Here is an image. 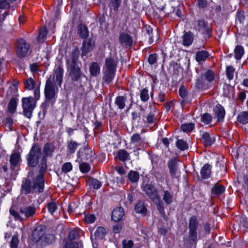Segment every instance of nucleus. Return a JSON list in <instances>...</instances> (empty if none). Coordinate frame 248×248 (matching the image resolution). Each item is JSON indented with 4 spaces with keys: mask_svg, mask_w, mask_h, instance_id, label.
<instances>
[{
    "mask_svg": "<svg viewBox=\"0 0 248 248\" xmlns=\"http://www.w3.org/2000/svg\"><path fill=\"white\" fill-rule=\"evenodd\" d=\"M44 180L41 178V176H36L32 182L26 178L23 180L20 192L25 195L31 193H41L44 191Z\"/></svg>",
    "mask_w": 248,
    "mask_h": 248,
    "instance_id": "obj_1",
    "label": "nucleus"
},
{
    "mask_svg": "<svg viewBox=\"0 0 248 248\" xmlns=\"http://www.w3.org/2000/svg\"><path fill=\"white\" fill-rule=\"evenodd\" d=\"M9 212L16 220L23 221L25 219L33 217L36 214V208L33 205L24 206L20 208L19 212L13 208H10Z\"/></svg>",
    "mask_w": 248,
    "mask_h": 248,
    "instance_id": "obj_2",
    "label": "nucleus"
},
{
    "mask_svg": "<svg viewBox=\"0 0 248 248\" xmlns=\"http://www.w3.org/2000/svg\"><path fill=\"white\" fill-rule=\"evenodd\" d=\"M199 225V221L196 216H192L189 218L187 242L191 246H195L197 243L198 229Z\"/></svg>",
    "mask_w": 248,
    "mask_h": 248,
    "instance_id": "obj_3",
    "label": "nucleus"
},
{
    "mask_svg": "<svg viewBox=\"0 0 248 248\" xmlns=\"http://www.w3.org/2000/svg\"><path fill=\"white\" fill-rule=\"evenodd\" d=\"M69 71V76L71 81L77 82L79 87H83L87 82V77L82 72L80 66L68 67Z\"/></svg>",
    "mask_w": 248,
    "mask_h": 248,
    "instance_id": "obj_4",
    "label": "nucleus"
},
{
    "mask_svg": "<svg viewBox=\"0 0 248 248\" xmlns=\"http://www.w3.org/2000/svg\"><path fill=\"white\" fill-rule=\"evenodd\" d=\"M58 92V88L50 77L46 81L44 89L46 102H51L52 104L54 103L56 99Z\"/></svg>",
    "mask_w": 248,
    "mask_h": 248,
    "instance_id": "obj_5",
    "label": "nucleus"
},
{
    "mask_svg": "<svg viewBox=\"0 0 248 248\" xmlns=\"http://www.w3.org/2000/svg\"><path fill=\"white\" fill-rule=\"evenodd\" d=\"M41 155V148L38 144H33L27 156L29 166L35 167L39 161Z\"/></svg>",
    "mask_w": 248,
    "mask_h": 248,
    "instance_id": "obj_6",
    "label": "nucleus"
},
{
    "mask_svg": "<svg viewBox=\"0 0 248 248\" xmlns=\"http://www.w3.org/2000/svg\"><path fill=\"white\" fill-rule=\"evenodd\" d=\"M22 104L24 116L31 119L33 110L36 107V102L32 97H23L22 99Z\"/></svg>",
    "mask_w": 248,
    "mask_h": 248,
    "instance_id": "obj_7",
    "label": "nucleus"
},
{
    "mask_svg": "<svg viewBox=\"0 0 248 248\" xmlns=\"http://www.w3.org/2000/svg\"><path fill=\"white\" fill-rule=\"evenodd\" d=\"M16 46V54L19 58H23L26 56L30 48V45L23 38L17 40Z\"/></svg>",
    "mask_w": 248,
    "mask_h": 248,
    "instance_id": "obj_8",
    "label": "nucleus"
},
{
    "mask_svg": "<svg viewBox=\"0 0 248 248\" xmlns=\"http://www.w3.org/2000/svg\"><path fill=\"white\" fill-rule=\"evenodd\" d=\"M143 191L155 203L159 200V195L157 189L152 184H146L142 187Z\"/></svg>",
    "mask_w": 248,
    "mask_h": 248,
    "instance_id": "obj_9",
    "label": "nucleus"
},
{
    "mask_svg": "<svg viewBox=\"0 0 248 248\" xmlns=\"http://www.w3.org/2000/svg\"><path fill=\"white\" fill-rule=\"evenodd\" d=\"M95 47V41L92 38L85 39L83 41L81 50V56H86L87 54L92 51Z\"/></svg>",
    "mask_w": 248,
    "mask_h": 248,
    "instance_id": "obj_10",
    "label": "nucleus"
},
{
    "mask_svg": "<svg viewBox=\"0 0 248 248\" xmlns=\"http://www.w3.org/2000/svg\"><path fill=\"white\" fill-rule=\"evenodd\" d=\"M79 50L75 48L71 52L70 57L67 60L66 64L67 67L79 66L80 63L79 61Z\"/></svg>",
    "mask_w": 248,
    "mask_h": 248,
    "instance_id": "obj_11",
    "label": "nucleus"
},
{
    "mask_svg": "<svg viewBox=\"0 0 248 248\" xmlns=\"http://www.w3.org/2000/svg\"><path fill=\"white\" fill-rule=\"evenodd\" d=\"M45 232L46 228L45 226L42 225L37 226L32 232L31 236L32 241L34 243L43 241Z\"/></svg>",
    "mask_w": 248,
    "mask_h": 248,
    "instance_id": "obj_12",
    "label": "nucleus"
},
{
    "mask_svg": "<svg viewBox=\"0 0 248 248\" xmlns=\"http://www.w3.org/2000/svg\"><path fill=\"white\" fill-rule=\"evenodd\" d=\"M130 143L134 144L137 150L143 148L145 144V139L139 133L134 134L131 137Z\"/></svg>",
    "mask_w": 248,
    "mask_h": 248,
    "instance_id": "obj_13",
    "label": "nucleus"
},
{
    "mask_svg": "<svg viewBox=\"0 0 248 248\" xmlns=\"http://www.w3.org/2000/svg\"><path fill=\"white\" fill-rule=\"evenodd\" d=\"M197 26L199 31H202V33L205 34L208 38L211 37L212 31L208 27L207 22L202 19H199L197 21Z\"/></svg>",
    "mask_w": 248,
    "mask_h": 248,
    "instance_id": "obj_14",
    "label": "nucleus"
},
{
    "mask_svg": "<svg viewBox=\"0 0 248 248\" xmlns=\"http://www.w3.org/2000/svg\"><path fill=\"white\" fill-rule=\"evenodd\" d=\"M168 167L171 178H177L176 175L178 170L177 159L175 158L170 159L168 162Z\"/></svg>",
    "mask_w": 248,
    "mask_h": 248,
    "instance_id": "obj_15",
    "label": "nucleus"
},
{
    "mask_svg": "<svg viewBox=\"0 0 248 248\" xmlns=\"http://www.w3.org/2000/svg\"><path fill=\"white\" fill-rule=\"evenodd\" d=\"M63 69L61 66H58L55 70L53 76V78L51 80L57 83L59 86H61L63 79Z\"/></svg>",
    "mask_w": 248,
    "mask_h": 248,
    "instance_id": "obj_16",
    "label": "nucleus"
},
{
    "mask_svg": "<svg viewBox=\"0 0 248 248\" xmlns=\"http://www.w3.org/2000/svg\"><path fill=\"white\" fill-rule=\"evenodd\" d=\"M119 41L122 46H131L133 45L132 37L126 33H121L119 37Z\"/></svg>",
    "mask_w": 248,
    "mask_h": 248,
    "instance_id": "obj_17",
    "label": "nucleus"
},
{
    "mask_svg": "<svg viewBox=\"0 0 248 248\" xmlns=\"http://www.w3.org/2000/svg\"><path fill=\"white\" fill-rule=\"evenodd\" d=\"M117 61L113 57H107L105 59V65L103 69L116 71Z\"/></svg>",
    "mask_w": 248,
    "mask_h": 248,
    "instance_id": "obj_18",
    "label": "nucleus"
},
{
    "mask_svg": "<svg viewBox=\"0 0 248 248\" xmlns=\"http://www.w3.org/2000/svg\"><path fill=\"white\" fill-rule=\"evenodd\" d=\"M124 215V212L122 207L114 209L111 213V218L115 222L120 221Z\"/></svg>",
    "mask_w": 248,
    "mask_h": 248,
    "instance_id": "obj_19",
    "label": "nucleus"
},
{
    "mask_svg": "<svg viewBox=\"0 0 248 248\" xmlns=\"http://www.w3.org/2000/svg\"><path fill=\"white\" fill-rule=\"evenodd\" d=\"M103 76L102 79L105 83L108 84L114 79L116 74V71L103 69Z\"/></svg>",
    "mask_w": 248,
    "mask_h": 248,
    "instance_id": "obj_20",
    "label": "nucleus"
},
{
    "mask_svg": "<svg viewBox=\"0 0 248 248\" xmlns=\"http://www.w3.org/2000/svg\"><path fill=\"white\" fill-rule=\"evenodd\" d=\"M214 111L217 121L219 122H223L225 115V111L224 108L220 105H218L215 108Z\"/></svg>",
    "mask_w": 248,
    "mask_h": 248,
    "instance_id": "obj_21",
    "label": "nucleus"
},
{
    "mask_svg": "<svg viewBox=\"0 0 248 248\" xmlns=\"http://www.w3.org/2000/svg\"><path fill=\"white\" fill-rule=\"evenodd\" d=\"M225 187L222 185L216 184L211 189V194L213 197H218L224 193Z\"/></svg>",
    "mask_w": 248,
    "mask_h": 248,
    "instance_id": "obj_22",
    "label": "nucleus"
},
{
    "mask_svg": "<svg viewBox=\"0 0 248 248\" xmlns=\"http://www.w3.org/2000/svg\"><path fill=\"white\" fill-rule=\"evenodd\" d=\"M194 40V34L190 31H188L184 33L183 36V44L185 46H189L192 44Z\"/></svg>",
    "mask_w": 248,
    "mask_h": 248,
    "instance_id": "obj_23",
    "label": "nucleus"
},
{
    "mask_svg": "<svg viewBox=\"0 0 248 248\" xmlns=\"http://www.w3.org/2000/svg\"><path fill=\"white\" fill-rule=\"evenodd\" d=\"M77 32L79 37L82 39H86L89 36V31L87 26L80 24L78 26Z\"/></svg>",
    "mask_w": 248,
    "mask_h": 248,
    "instance_id": "obj_24",
    "label": "nucleus"
},
{
    "mask_svg": "<svg viewBox=\"0 0 248 248\" xmlns=\"http://www.w3.org/2000/svg\"><path fill=\"white\" fill-rule=\"evenodd\" d=\"M127 102V97L126 94L117 96L115 100V104L120 109H124Z\"/></svg>",
    "mask_w": 248,
    "mask_h": 248,
    "instance_id": "obj_25",
    "label": "nucleus"
},
{
    "mask_svg": "<svg viewBox=\"0 0 248 248\" xmlns=\"http://www.w3.org/2000/svg\"><path fill=\"white\" fill-rule=\"evenodd\" d=\"M201 177L203 179H206L210 177L211 173V166L209 164H205L201 170Z\"/></svg>",
    "mask_w": 248,
    "mask_h": 248,
    "instance_id": "obj_26",
    "label": "nucleus"
},
{
    "mask_svg": "<svg viewBox=\"0 0 248 248\" xmlns=\"http://www.w3.org/2000/svg\"><path fill=\"white\" fill-rule=\"evenodd\" d=\"M54 150L55 146L53 144L46 143L43 149V151L44 154V155L43 156L45 157L51 156L54 152Z\"/></svg>",
    "mask_w": 248,
    "mask_h": 248,
    "instance_id": "obj_27",
    "label": "nucleus"
},
{
    "mask_svg": "<svg viewBox=\"0 0 248 248\" xmlns=\"http://www.w3.org/2000/svg\"><path fill=\"white\" fill-rule=\"evenodd\" d=\"M21 160L20 154L18 153H14L11 156L10 158V162L11 164V168L12 169H14L19 162Z\"/></svg>",
    "mask_w": 248,
    "mask_h": 248,
    "instance_id": "obj_28",
    "label": "nucleus"
},
{
    "mask_svg": "<svg viewBox=\"0 0 248 248\" xmlns=\"http://www.w3.org/2000/svg\"><path fill=\"white\" fill-rule=\"evenodd\" d=\"M156 112V109L155 107H154L152 110L145 117L146 120L143 118V121H144L145 123H147L148 124H152L155 123L156 120V118L155 116Z\"/></svg>",
    "mask_w": 248,
    "mask_h": 248,
    "instance_id": "obj_29",
    "label": "nucleus"
},
{
    "mask_svg": "<svg viewBox=\"0 0 248 248\" xmlns=\"http://www.w3.org/2000/svg\"><path fill=\"white\" fill-rule=\"evenodd\" d=\"M209 57V53L208 51L205 50L198 51L196 54L195 59L197 62L200 63L202 62H204Z\"/></svg>",
    "mask_w": 248,
    "mask_h": 248,
    "instance_id": "obj_30",
    "label": "nucleus"
},
{
    "mask_svg": "<svg viewBox=\"0 0 248 248\" xmlns=\"http://www.w3.org/2000/svg\"><path fill=\"white\" fill-rule=\"evenodd\" d=\"M79 145V143L72 140L68 141L67 142V153L69 154H74Z\"/></svg>",
    "mask_w": 248,
    "mask_h": 248,
    "instance_id": "obj_31",
    "label": "nucleus"
},
{
    "mask_svg": "<svg viewBox=\"0 0 248 248\" xmlns=\"http://www.w3.org/2000/svg\"><path fill=\"white\" fill-rule=\"evenodd\" d=\"M135 210L137 213H140L144 216L146 215L147 212L144 202L142 201H139L135 205Z\"/></svg>",
    "mask_w": 248,
    "mask_h": 248,
    "instance_id": "obj_32",
    "label": "nucleus"
},
{
    "mask_svg": "<svg viewBox=\"0 0 248 248\" xmlns=\"http://www.w3.org/2000/svg\"><path fill=\"white\" fill-rule=\"evenodd\" d=\"M100 68L97 62L92 63L90 67V72L93 76H97L100 74Z\"/></svg>",
    "mask_w": 248,
    "mask_h": 248,
    "instance_id": "obj_33",
    "label": "nucleus"
},
{
    "mask_svg": "<svg viewBox=\"0 0 248 248\" xmlns=\"http://www.w3.org/2000/svg\"><path fill=\"white\" fill-rule=\"evenodd\" d=\"M107 233L106 229L101 226L98 227L95 231L94 235L97 239H103Z\"/></svg>",
    "mask_w": 248,
    "mask_h": 248,
    "instance_id": "obj_34",
    "label": "nucleus"
},
{
    "mask_svg": "<svg viewBox=\"0 0 248 248\" xmlns=\"http://www.w3.org/2000/svg\"><path fill=\"white\" fill-rule=\"evenodd\" d=\"M46 162V157L43 156L41 161V167L39 170V174L36 176L37 177H41V178L44 179V174L46 172L47 167Z\"/></svg>",
    "mask_w": 248,
    "mask_h": 248,
    "instance_id": "obj_35",
    "label": "nucleus"
},
{
    "mask_svg": "<svg viewBox=\"0 0 248 248\" xmlns=\"http://www.w3.org/2000/svg\"><path fill=\"white\" fill-rule=\"evenodd\" d=\"M84 152V159L92 161L94 158L95 154L93 152L91 149L85 148Z\"/></svg>",
    "mask_w": 248,
    "mask_h": 248,
    "instance_id": "obj_36",
    "label": "nucleus"
},
{
    "mask_svg": "<svg viewBox=\"0 0 248 248\" xmlns=\"http://www.w3.org/2000/svg\"><path fill=\"white\" fill-rule=\"evenodd\" d=\"M88 183L90 187L94 189H98L102 186V183L97 179L93 178H89Z\"/></svg>",
    "mask_w": 248,
    "mask_h": 248,
    "instance_id": "obj_37",
    "label": "nucleus"
},
{
    "mask_svg": "<svg viewBox=\"0 0 248 248\" xmlns=\"http://www.w3.org/2000/svg\"><path fill=\"white\" fill-rule=\"evenodd\" d=\"M244 48L242 46H236L234 50L235 58L237 60H240L244 54Z\"/></svg>",
    "mask_w": 248,
    "mask_h": 248,
    "instance_id": "obj_38",
    "label": "nucleus"
},
{
    "mask_svg": "<svg viewBox=\"0 0 248 248\" xmlns=\"http://www.w3.org/2000/svg\"><path fill=\"white\" fill-rule=\"evenodd\" d=\"M202 138L203 140L204 145L205 146H210L215 142V140L210 137L209 133L205 132L203 133Z\"/></svg>",
    "mask_w": 248,
    "mask_h": 248,
    "instance_id": "obj_39",
    "label": "nucleus"
},
{
    "mask_svg": "<svg viewBox=\"0 0 248 248\" xmlns=\"http://www.w3.org/2000/svg\"><path fill=\"white\" fill-rule=\"evenodd\" d=\"M128 178L132 183H136L140 178L139 173L136 171L130 170L128 174Z\"/></svg>",
    "mask_w": 248,
    "mask_h": 248,
    "instance_id": "obj_40",
    "label": "nucleus"
},
{
    "mask_svg": "<svg viewBox=\"0 0 248 248\" xmlns=\"http://www.w3.org/2000/svg\"><path fill=\"white\" fill-rule=\"evenodd\" d=\"M17 107V99L15 98H12L8 105V111L11 113H14Z\"/></svg>",
    "mask_w": 248,
    "mask_h": 248,
    "instance_id": "obj_41",
    "label": "nucleus"
},
{
    "mask_svg": "<svg viewBox=\"0 0 248 248\" xmlns=\"http://www.w3.org/2000/svg\"><path fill=\"white\" fill-rule=\"evenodd\" d=\"M237 121L241 124H246L248 123V112L243 111L241 112L237 117Z\"/></svg>",
    "mask_w": 248,
    "mask_h": 248,
    "instance_id": "obj_42",
    "label": "nucleus"
},
{
    "mask_svg": "<svg viewBox=\"0 0 248 248\" xmlns=\"http://www.w3.org/2000/svg\"><path fill=\"white\" fill-rule=\"evenodd\" d=\"M119 159L122 161H125L129 158V155L125 150H120L117 153Z\"/></svg>",
    "mask_w": 248,
    "mask_h": 248,
    "instance_id": "obj_43",
    "label": "nucleus"
},
{
    "mask_svg": "<svg viewBox=\"0 0 248 248\" xmlns=\"http://www.w3.org/2000/svg\"><path fill=\"white\" fill-rule=\"evenodd\" d=\"M206 80L202 75L197 79L196 82V86L199 89H205L207 87V85L205 83Z\"/></svg>",
    "mask_w": 248,
    "mask_h": 248,
    "instance_id": "obj_44",
    "label": "nucleus"
},
{
    "mask_svg": "<svg viewBox=\"0 0 248 248\" xmlns=\"http://www.w3.org/2000/svg\"><path fill=\"white\" fill-rule=\"evenodd\" d=\"M79 243L77 241L67 239L65 242L63 248H78Z\"/></svg>",
    "mask_w": 248,
    "mask_h": 248,
    "instance_id": "obj_45",
    "label": "nucleus"
},
{
    "mask_svg": "<svg viewBox=\"0 0 248 248\" xmlns=\"http://www.w3.org/2000/svg\"><path fill=\"white\" fill-rule=\"evenodd\" d=\"M3 124L6 127V130H12L13 125V120L12 118L10 117H6L3 121Z\"/></svg>",
    "mask_w": 248,
    "mask_h": 248,
    "instance_id": "obj_46",
    "label": "nucleus"
},
{
    "mask_svg": "<svg viewBox=\"0 0 248 248\" xmlns=\"http://www.w3.org/2000/svg\"><path fill=\"white\" fill-rule=\"evenodd\" d=\"M109 7L115 11H118L121 4L122 0H109Z\"/></svg>",
    "mask_w": 248,
    "mask_h": 248,
    "instance_id": "obj_47",
    "label": "nucleus"
},
{
    "mask_svg": "<svg viewBox=\"0 0 248 248\" xmlns=\"http://www.w3.org/2000/svg\"><path fill=\"white\" fill-rule=\"evenodd\" d=\"M35 82L33 79L30 78L24 81V86L26 89L29 90H32L35 86Z\"/></svg>",
    "mask_w": 248,
    "mask_h": 248,
    "instance_id": "obj_48",
    "label": "nucleus"
},
{
    "mask_svg": "<svg viewBox=\"0 0 248 248\" xmlns=\"http://www.w3.org/2000/svg\"><path fill=\"white\" fill-rule=\"evenodd\" d=\"M163 199L167 204H170L172 202V196L168 190L164 191Z\"/></svg>",
    "mask_w": 248,
    "mask_h": 248,
    "instance_id": "obj_49",
    "label": "nucleus"
},
{
    "mask_svg": "<svg viewBox=\"0 0 248 248\" xmlns=\"http://www.w3.org/2000/svg\"><path fill=\"white\" fill-rule=\"evenodd\" d=\"M140 98L142 101L146 102L149 99L148 90L146 88H144L140 91Z\"/></svg>",
    "mask_w": 248,
    "mask_h": 248,
    "instance_id": "obj_50",
    "label": "nucleus"
},
{
    "mask_svg": "<svg viewBox=\"0 0 248 248\" xmlns=\"http://www.w3.org/2000/svg\"><path fill=\"white\" fill-rule=\"evenodd\" d=\"M176 145L177 147L182 151L186 150L188 148V145L186 142L182 140H178Z\"/></svg>",
    "mask_w": 248,
    "mask_h": 248,
    "instance_id": "obj_51",
    "label": "nucleus"
},
{
    "mask_svg": "<svg viewBox=\"0 0 248 248\" xmlns=\"http://www.w3.org/2000/svg\"><path fill=\"white\" fill-rule=\"evenodd\" d=\"M202 76H203L206 81L208 82H211L215 78V74L211 70H208L204 75H202Z\"/></svg>",
    "mask_w": 248,
    "mask_h": 248,
    "instance_id": "obj_52",
    "label": "nucleus"
},
{
    "mask_svg": "<svg viewBox=\"0 0 248 248\" xmlns=\"http://www.w3.org/2000/svg\"><path fill=\"white\" fill-rule=\"evenodd\" d=\"M79 237V232L77 230H73L69 232L68 235V239L70 240L76 241L77 238Z\"/></svg>",
    "mask_w": 248,
    "mask_h": 248,
    "instance_id": "obj_53",
    "label": "nucleus"
},
{
    "mask_svg": "<svg viewBox=\"0 0 248 248\" xmlns=\"http://www.w3.org/2000/svg\"><path fill=\"white\" fill-rule=\"evenodd\" d=\"M235 69L233 66L230 65L228 66L226 68V75L229 80H232L233 78V75Z\"/></svg>",
    "mask_w": 248,
    "mask_h": 248,
    "instance_id": "obj_54",
    "label": "nucleus"
},
{
    "mask_svg": "<svg viewBox=\"0 0 248 248\" xmlns=\"http://www.w3.org/2000/svg\"><path fill=\"white\" fill-rule=\"evenodd\" d=\"M47 208L48 212L51 215H53V213L55 212V211L57 209V205L56 202H50L47 203Z\"/></svg>",
    "mask_w": 248,
    "mask_h": 248,
    "instance_id": "obj_55",
    "label": "nucleus"
},
{
    "mask_svg": "<svg viewBox=\"0 0 248 248\" xmlns=\"http://www.w3.org/2000/svg\"><path fill=\"white\" fill-rule=\"evenodd\" d=\"M181 127L183 131L188 132L191 131L194 129V124L193 123L183 124L181 125Z\"/></svg>",
    "mask_w": 248,
    "mask_h": 248,
    "instance_id": "obj_56",
    "label": "nucleus"
},
{
    "mask_svg": "<svg viewBox=\"0 0 248 248\" xmlns=\"http://www.w3.org/2000/svg\"><path fill=\"white\" fill-rule=\"evenodd\" d=\"M245 18L244 12L242 10H238L236 15V21H238L240 23H243Z\"/></svg>",
    "mask_w": 248,
    "mask_h": 248,
    "instance_id": "obj_57",
    "label": "nucleus"
},
{
    "mask_svg": "<svg viewBox=\"0 0 248 248\" xmlns=\"http://www.w3.org/2000/svg\"><path fill=\"white\" fill-rule=\"evenodd\" d=\"M55 240V236L51 234H46L44 236L43 241L47 244L53 243Z\"/></svg>",
    "mask_w": 248,
    "mask_h": 248,
    "instance_id": "obj_58",
    "label": "nucleus"
},
{
    "mask_svg": "<svg viewBox=\"0 0 248 248\" xmlns=\"http://www.w3.org/2000/svg\"><path fill=\"white\" fill-rule=\"evenodd\" d=\"M212 120V116L210 114L206 113L203 114V115L202 116L201 121L204 124H208L211 122Z\"/></svg>",
    "mask_w": 248,
    "mask_h": 248,
    "instance_id": "obj_59",
    "label": "nucleus"
},
{
    "mask_svg": "<svg viewBox=\"0 0 248 248\" xmlns=\"http://www.w3.org/2000/svg\"><path fill=\"white\" fill-rule=\"evenodd\" d=\"M90 166L89 164L83 162L79 165L80 170L83 173H87L90 170Z\"/></svg>",
    "mask_w": 248,
    "mask_h": 248,
    "instance_id": "obj_60",
    "label": "nucleus"
},
{
    "mask_svg": "<svg viewBox=\"0 0 248 248\" xmlns=\"http://www.w3.org/2000/svg\"><path fill=\"white\" fill-rule=\"evenodd\" d=\"M73 166L70 162H66L64 163L62 167V171L64 173H67L72 170Z\"/></svg>",
    "mask_w": 248,
    "mask_h": 248,
    "instance_id": "obj_61",
    "label": "nucleus"
},
{
    "mask_svg": "<svg viewBox=\"0 0 248 248\" xmlns=\"http://www.w3.org/2000/svg\"><path fill=\"white\" fill-rule=\"evenodd\" d=\"M19 243L18 236L16 235H14L12 238L10 242L11 248H17Z\"/></svg>",
    "mask_w": 248,
    "mask_h": 248,
    "instance_id": "obj_62",
    "label": "nucleus"
},
{
    "mask_svg": "<svg viewBox=\"0 0 248 248\" xmlns=\"http://www.w3.org/2000/svg\"><path fill=\"white\" fill-rule=\"evenodd\" d=\"M46 36V31L45 30H41L39 31V35L38 37V41L39 42L43 43Z\"/></svg>",
    "mask_w": 248,
    "mask_h": 248,
    "instance_id": "obj_63",
    "label": "nucleus"
},
{
    "mask_svg": "<svg viewBox=\"0 0 248 248\" xmlns=\"http://www.w3.org/2000/svg\"><path fill=\"white\" fill-rule=\"evenodd\" d=\"M96 217L93 214L85 215L84 219L87 223H92L95 220Z\"/></svg>",
    "mask_w": 248,
    "mask_h": 248,
    "instance_id": "obj_64",
    "label": "nucleus"
}]
</instances>
